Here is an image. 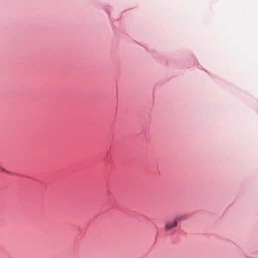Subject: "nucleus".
Returning <instances> with one entry per match:
<instances>
[{"label": "nucleus", "mask_w": 258, "mask_h": 258, "mask_svg": "<svg viewBox=\"0 0 258 258\" xmlns=\"http://www.w3.org/2000/svg\"><path fill=\"white\" fill-rule=\"evenodd\" d=\"M180 220L179 217L175 218V219L167 221L165 224V229L169 230V229L176 227L177 225L178 221Z\"/></svg>", "instance_id": "f257e3e1"}]
</instances>
